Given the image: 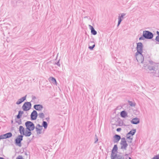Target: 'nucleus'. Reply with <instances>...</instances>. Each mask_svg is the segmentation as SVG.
<instances>
[{
	"instance_id": "37",
	"label": "nucleus",
	"mask_w": 159,
	"mask_h": 159,
	"mask_svg": "<svg viewBox=\"0 0 159 159\" xmlns=\"http://www.w3.org/2000/svg\"><path fill=\"white\" fill-rule=\"evenodd\" d=\"M36 127H38L39 128H43L42 125H40L39 124L37 125Z\"/></svg>"
},
{
	"instance_id": "15",
	"label": "nucleus",
	"mask_w": 159,
	"mask_h": 159,
	"mask_svg": "<svg viewBox=\"0 0 159 159\" xmlns=\"http://www.w3.org/2000/svg\"><path fill=\"white\" fill-rule=\"evenodd\" d=\"M19 132L21 134L20 135H23L24 134L25 130L24 128L22 126H20L19 127Z\"/></svg>"
},
{
	"instance_id": "50",
	"label": "nucleus",
	"mask_w": 159,
	"mask_h": 159,
	"mask_svg": "<svg viewBox=\"0 0 159 159\" xmlns=\"http://www.w3.org/2000/svg\"><path fill=\"white\" fill-rule=\"evenodd\" d=\"M25 154L26 155H27V153H25Z\"/></svg>"
},
{
	"instance_id": "47",
	"label": "nucleus",
	"mask_w": 159,
	"mask_h": 159,
	"mask_svg": "<svg viewBox=\"0 0 159 159\" xmlns=\"http://www.w3.org/2000/svg\"><path fill=\"white\" fill-rule=\"evenodd\" d=\"M0 159H5L4 158H3V157H0Z\"/></svg>"
},
{
	"instance_id": "30",
	"label": "nucleus",
	"mask_w": 159,
	"mask_h": 159,
	"mask_svg": "<svg viewBox=\"0 0 159 159\" xmlns=\"http://www.w3.org/2000/svg\"><path fill=\"white\" fill-rule=\"evenodd\" d=\"M148 69L150 70H154L155 67L153 66H148Z\"/></svg>"
},
{
	"instance_id": "11",
	"label": "nucleus",
	"mask_w": 159,
	"mask_h": 159,
	"mask_svg": "<svg viewBox=\"0 0 159 159\" xmlns=\"http://www.w3.org/2000/svg\"><path fill=\"white\" fill-rule=\"evenodd\" d=\"M138 58H137V56H136V53L135 54V56L136 57V60H137V61L138 62H139L143 63V62L144 61V57L143 56V58H142V57L140 56V54H138Z\"/></svg>"
},
{
	"instance_id": "48",
	"label": "nucleus",
	"mask_w": 159,
	"mask_h": 159,
	"mask_svg": "<svg viewBox=\"0 0 159 159\" xmlns=\"http://www.w3.org/2000/svg\"><path fill=\"white\" fill-rule=\"evenodd\" d=\"M11 123H13V120H11Z\"/></svg>"
},
{
	"instance_id": "44",
	"label": "nucleus",
	"mask_w": 159,
	"mask_h": 159,
	"mask_svg": "<svg viewBox=\"0 0 159 159\" xmlns=\"http://www.w3.org/2000/svg\"><path fill=\"white\" fill-rule=\"evenodd\" d=\"M132 119H139L137 117H135V118H133Z\"/></svg>"
},
{
	"instance_id": "20",
	"label": "nucleus",
	"mask_w": 159,
	"mask_h": 159,
	"mask_svg": "<svg viewBox=\"0 0 159 159\" xmlns=\"http://www.w3.org/2000/svg\"><path fill=\"white\" fill-rule=\"evenodd\" d=\"M23 111H20L18 112V114L16 116V117L18 119H20L22 116V115L23 113Z\"/></svg>"
},
{
	"instance_id": "33",
	"label": "nucleus",
	"mask_w": 159,
	"mask_h": 159,
	"mask_svg": "<svg viewBox=\"0 0 159 159\" xmlns=\"http://www.w3.org/2000/svg\"><path fill=\"white\" fill-rule=\"evenodd\" d=\"M16 122L18 123L19 125H20L21 124V120H15Z\"/></svg>"
},
{
	"instance_id": "38",
	"label": "nucleus",
	"mask_w": 159,
	"mask_h": 159,
	"mask_svg": "<svg viewBox=\"0 0 159 159\" xmlns=\"http://www.w3.org/2000/svg\"><path fill=\"white\" fill-rule=\"evenodd\" d=\"M89 27L90 29L91 30V31L92 30H93L94 29V28L91 26L90 25H89Z\"/></svg>"
},
{
	"instance_id": "36",
	"label": "nucleus",
	"mask_w": 159,
	"mask_h": 159,
	"mask_svg": "<svg viewBox=\"0 0 159 159\" xmlns=\"http://www.w3.org/2000/svg\"><path fill=\"white\" fill-rule=\"evenodd\" d=\"M55 64L57 65L58 66H60V64L59 63V60L57 62L55 63Z\"/></svg>"
},
{
	"instance_id": "10",
	"label": "nucleus",
	"mask_w": 159,
	"mask_h": 159,
	"mask_svg": "<svg viewBox=\"0 0 159 159\" xmlns=\"http://www.w3.org/2000/svg\"><path fill=\"white\" fill-rule=\"evenodd\" d=\"M126 15V14L124 13H122L121 14L119 15V16H118V23L117 26H118L120 24L121 21L122 20V19L123 18V17Z\"/></svg>"
},
{
	"instance_id": "26",
	"label": "nucleus",
	"mask_w": 159,
	"mask_h": 159,
	"mask_svg": "<svg viewBox=\"0 0 159 159\" xmlns=\"http://www.w3.org/2000/svg\"><path fill=\"white\" fill-rule=\"evenodd\" d=\"M157 35L156 37L155 40L159 42V32L157 31Z\"/></svg>"
},
{
	"instance_id": "21",
	"label": "nucleus",
	"mask_w": 159,
	"mask_h": 159,
	"mask_svg": "<svg viewBox=\"0 0 159 159\" xmlns=\"http://www.w3.org/2000/svg\"><path fill=\"white\" fill-rule=\"evenodd\" d=\"M48 123L47 122L43 121L42 124V127H44L45 129H46L48 127Z\"/></svg>"
},
{
	"instance_id": "24",
	"label": "nucleus",
	"mask_w": 159,
	"mask_h": 159,
	"mask_svg": "<svg viewBox=\"0 0 159 159\" xmlns=\"http://www.w3.org/2000/svg\"><path fill=\"white\" fill-rule=\"evenodd\" d=\"M38 117L39 118L43 119L45 117V115L43 113H39L38 115Z\"/></svg>"
},
{
	"instance_id": "16",
	"label": "nucleus",
	"mask_w": 159,
	"mask_h": 159,
	"mask_svg": "<svg viewBox=\"0 0 159 159\" xmlns=\"http://www.w3.org/2000/svg\"><path fill=\"white\" fill-rule=\"evenodd\" d=\"M121 116L123 118H125L127 116V113L125 111H123L120 112Z\"/></svg>"
},
{
	"instance_id": "13",
	"label": "nucleus",
	"mask_w": 159,
	"mask_h": 159,
	"mask_svg": "<svg viewBox=\"0 0 159 159\" xmlns=\"http://www.w3.org/2000/svg\"><path fill=\"white\" fill-rule=\"evenodd\" d=\"M34 108L37 111H41L43 108V106L40 104H35L34 105Z\"/></svg>"
},
{
	"instance_id": "41",
	"label": "nucleus",
	"mask_w": 159,
	"mask_h": 159,
	"mask_svg": "<svg viewBox=\"0 0 159 159\" xmlns=\"http://www.w3.org/2000/svg\"><path fill=\"white\" fill-rule=\"evenodd\" d=\"M149 62L151 65H152L153 63V62L152 61H149Z\"/></svg>"
},
{
	"instance_id": "18",
	"label": "nucleus",
	"mask_w": 159,
	"mask_h": 159,
	"mask_svg": "<svg viewBox=\"0 0 159 159\" xmlns=\"http://www.w3.org/2000/svg\"><path fill=\"white\" fill-rule=\"evenodd\" d=\"M35 128L37 134L39 135L42 133V130L43 128H39L38 127H35Z\"/></svg>"
},
{
	"instance_id": "14",
	"label": "nucleus",
	"mask_w": 159,
	"mask_h": 159,
	"mask_svg": "<svg viewBox=\"0 0 159 159\" xmlns=\"http://www.w3.org/2000/svg\"><path fill=\"white\" fill-rule=\"evenodd\" d=\"M114 140L113 142L114 143H117L121 139V137L120 135L116 134L114 136Z\"/></svg>"
},
{
	"instance_id": "27",
	"label": "nucleus",
	"mask_w": 159,
	"mask_h": 159,
	"mask_svg": "<svg viewBox=\"0 0 159 159\" xmlns=\"http://www.w3.org/2000/svg\"><path fill=\"white\" fill-rule=\"evenodd\" d=\"M129 104L131 107H134L135 105V104L133 103L132 101H128Z\"/></svg>"
},
{
	"instance_id": "22",
	"label": "nucleus",
	"mask_w": 159,
	"mask_h": 159,
	"mask_svg": "<svg viewBox=\"0 0 159 159\" xmlns=\"http://www.w3.org/2000/svg\"><path fill=\"white\" fill-rule=\"evenodd\" d=\"M140 122L139 120H131V122L134 124H137Z\"/></svg>"
},
{
	"instance_id": "5",
	"label": "nucleus",
	"mask_w": 159,
	"mask_h": 159,
	"mask_svg": "<svg viewBox=\"0 0 159 159\" xmlns=\"http://www.w3.org/2000/svg\"><path fill=\"white\" fill-rule=\"evenodd\" d=\"M23 135H19L15 140L16 144L20 147L21 146V141L23 140Z\"/></svg>"
},
{
	"instance_id": "29",
	"label": "nucleus",
	"mask_w": 159,
	"mask_h": 159,
	"mask_svg": "<svg viewBox=\"0 0 159 159\" xmlns=\"http://www.w3.org/2000/svg\"><path fill=\"white\" fill-rule=\"evenodd\" d=\"M116 158V159H124L123 156L121 155L117 156Z\"/></svg>"
},
{
	"instance_id": "32",
	"label": "nucleus",
	"mask_w": 159,
	"mask_h": 159,
	"mask_svg": "<svg viewBox=\"0 0 159 159\" xmlns=\"http://www.w3.org/2000/svg\"><path fill=\"white\" fill-rule=\"evenodd\" d=\"M95 141L94 142V143H97V142L98 141V137H97V136L96 134L95 135Z\"/></svg>"
},
{
	"instance_id": "17",
	"label": "nucleus",
	"mask_w": 159,
	"mask_h": 159,
	"mask_svg": "<svg viewBox=\"0 0 159 159\" xmlns=\"http://www.w3.org/2000/svg\"><path fill=\"white\" fill-rule=\"evenodd\" d=\"M31 131L28 130V129H25V132L24 134H23V135H24L25 136H30L31 134V132L30 131Z\"/></svg>"
},
{
	"instance_id": "52",
	"label": "nucleus",
	"mask_w": 159,
	"mask_h": 159,
	"mask_svg": "<svg viewBox=\"0 0 159 159\" xmlns=\"http://www.w3.org/2000/svg\"><path fill=\"white\" fill-rule=\"evenodd\" d=\"M144 66L145 67H146V66H145V64H144Z\"/></svg>"
},
{
	"instance_id": "4",
	"label": "nucleus",
	"mask_w": 159,
	"mask_h": 159,
	"mask_svg": "<svg viewBox=\"0 0 159 159\" xmlns=\"http://www.w3.org/2000/svg\"><path fill=\"white\" fill-rule=\"evenodd\" d=\"M118 149L117 146L116 145H115L112 150L111 156V159H115L117 156L116 154Z\"/></svg>"
},
{
	"instance_id": "43",
	"label": "nucleus",
	"mask_w": 159,
	"mask_h": 159,
	"mask_svg": "<svg viewBox=\"0 0 159 159\" xmlns=\"http://www.w3.org/2000/svg\"><path fill=\"white\" fill-rule=\"evenodd\" d=\"M121 120V122L119 124L120 125H123V122L122 121V120Z\"/></svg>"
},
{
	"instance_id": "8",
	"label": "nucleus",
	"mask_w": 159,
	"mask_h": 159,
	"mask_svg": "<svg viewBox=\"0 0 159 159\" xmlns=\"http://www.w3.org/2000/svg\"><path fill=\"white\" fill-rule=\"evenodd\" d=\"M12 135L11 132H9L6 134L0 135V140L1 139L9 138L12 137Z\"/></svg>"
},
{
	"instance_id": "23",
	"label": "nucleus",
	"mask_w": 159,
	"mask_h": 159,
	"mask_svg": "<svg viewBox=\"0 0 159 159\" xmlns=\"http://www.w3.org/2000/svg\"><path fill=\"white\" fill-rule=\"evenodd\" d=\"M136 132V129H133L129 131L128 133V134H131L132 136Z\"/></svg>"
},
{
	"instance_id": "2",
	"label": "nucleus",
	"mask_w": 159,
	"mask_h": 159,
	"mask_svg": "<svg viewBox=\"0 0 159 159\" xmlns=\"http://www.w3.org/2000/svg\"><path fill=\"white\" fill-rule=\"evenodd\" d=\"M143 36L147 39H151L153 37V34L151 32L145 30L143 32Z\"/></svg>"
},
{
	"instance_id": "39",
	"label": "nucleus",
	"mask_w": 159,
	"mask_h": 159,
	"mask_svg": "<svg viewBox=\"0 0 159 159\" xmlns=\"http://www.w3.org/2000/svg\"><path fill=\"white\" fill-rule=\"evenodd\" d=\"M16 159H24L22 158V156H19Z\"/></svg>"
},
{
	"instance_id": "12",
	"label": "nucleus",
	"mask_w": 159,
	"mask_h": 159,
	"mask_svg": "<svg viewBox=\"0 0 159 159\" xmlns=\"http://www.w3.org/2000/svg\"><path fill=\"white\" fill-rule=\"evenodd\" d=\"M26 95L19 99L16 102V104L17 105L20 104L26 99Z\"/></svg>"
},
{
	"instance_id": "28",
	"label": "nucleus",
	"mask_w": 159,
	"mask_h": 159,
	"mask_svg": "<svg viewBox=\"0 0 159 159\" xmlns=\"http://www.w3.org/2000/svg\"><path fill=\"white\" fill-rule=\"evenodd\" d=\"M91 33L92 34H93V35H95L97 34V32L94 29L91 30Z\"/></svg>"
},
{
	"instance_id": "40",
	"label": "nucleus",
	"mask_w": 159,
	"mask_h": 159,
	"mask_svg": "<svg viewBox=\"0 0 159 159\" xmlns=\"http://www.w3.org/2000/svg\"><path fill=\"white\" fill-rule=\"evenodd\" d=\"M121 130V128H117L116 129V131L118 132L120 131Z\"/></svg>"
},
{
	"instance_id": "31",
	"label": "nucleus",
	"mask_w": 159,
	"mask_h": 159,
	"mask_svg": "<svg viewBox=\"0 0 159 159\" xmlns=\"http://www.w3.org/2000/svg\"><path fill=\"white\" fill-rule=\"evenodd\" d=\"M95 46V44H94L92 46H89V49L92 50L94 48Z\"/></svg>"
},
{
	"instance_id": "9",
	"label": "nucleus",
	"mask_w": 159,
	"mask_h": 159,
	"mask_svg": "<svg viewBox=\"0 0 159 159\" xmlns=\"http://www.w3.org/2000/svg\"><path fill=\"white\" fill-rule=\"evenodd\" d=\"M38 116V114L37 111L34 110L31 114V119H36Z\"/></svg>"
},
{
	"instance_id": "42",
	"label": "nucleus",
	"mask_w": 159,
	"mask_h": 159,
	"mask_svg": "<svg viewBox=\"0 0 159 159\" xmlns=\"http://www.w3.org/2000/svg\"><path fill=\"white\" fill-rule=\"evenodd\" d=\"M36 98V97L35 96H33L32 97V100H34Z\"/></svg>"
},
{
	"instance_id": "49",
	"label": "nucleus",
	"mask_w": 159,
	"mask_h": 159,
	"mask_svg": "<svg viewBox=\"0 0 159 159\" xmlns=\"http://www.w3.org/2000/svg\"><path fill=\"white\" fill-rule=\"evenodd\" d=\"M128 159H131V157H129Z\"/></svg>"
},
{
	"instance_id": "35",
	"label": "nucleus",
	"mask_w": 159,
	"mask_h": 159,
	"mask_svg": "<svg viewBox=\"0 0 159 159\" xmlns=\"http://www.w3.org/2000/svg\"><path fill=\"white\" fill-rule=\"evenodd\" d=\"M152 159H159V155L155 156Z\"/></svg>"
},
{
	"instance_id": "3",
	"label": "nucleus",
	"mask_w": 159,
	"mask_h": 159,
	"mask_svg": "<svg viewBox=\"0 0 159 159\" xmlns=\"http://www.w3.org/2000/svg\"><path fill=\"white\" fill-rule=\"evenodd\" d=\"M25 125L26 127V129H28V130L32 131L35 128L34 124L31 121H27L25 123Z\"/></svg>"
},
{
	"instance_id": "34",
	"label": "nucleus",
	"mask_w": 159,
	"mask_h": 159,
	"mask_svg": "<svg viewBox=\"0 0 159 159\" xmlns=\"http://www.w3.org/2000/svg\"><path fill=\"white\" fill-rule=\"evenodd\" d=\"M145 39H146L143 36V35L142 36H141V37H140L139 38V40H144Z\"/></svg>"
},
{
	"instance_id": "1",
	"label": "nucleus",
	"mask_w": 159,
	"mask_h": 159,
	"mask_svg": "<svg viewBox=\"0 0 159 159\" xmlns=\"http://www.w3.org/2000/svg\"><path fill=\"white\" fill-rule=\"evenodd\" d=\"M143 43L141 42H139L137 43L136 50L137 52H136V56H137V58H138V54H140V56L143 59Z\"/></svg>"
},
{
	"instance_id": "25",
	"label": "nucleus",
	"mask_w": 159,
	"mask_h": 159,
	"mask_svg": "<svg viewBox=\"0 0 159 159\" xmlns=\"http://www.w3.org/2000/svg\"><path fill=\"white\" fill-rule=\"evenodd\" d=\"M49 79L53 84H56L57 83L56 79L54 77H50Z\"/></svg>"
},
{
	"instance_id": "46",
	"label": "nucleus",
	"mask_w": 159,
	"mask_h": 159,
	"mask_svg": "<svg viewBox=\"0 0 159 159\" xmlns=\"http://www.w3.org/2000/svg\"><path fill=\"white\" fill-rule=\"evenodd\" d=\"M90 43H94V42L93 41H90Z\"/></svg>"
},
{
	"instance_id": "7",
	"label": "nucleus",
	"mask_w": 159,
	"mask_h": 159,
	"mask_svg": "<svg viewBox=\"0 0 159 159\" xmlns=\"http://www.w3.org/2000/svg\"><path fill=\"white\" fill-rule=\"evenodd\" d=\"M120 143L121 145V149L126 150L128 145L126 143L125 139V138H121Z\"/></svg>"
},
{
	"instance_id": "19",
	"label": "nucleus",
	"mask_w": 159,
	"mask_h": 159,
	"mask_svg": "<svg viewBox=\"0 0 159 159\" xmlns=\"http://www.w3.org/2000/svg\"><path fill=\"white\" fill-rule=\"evenodd\" d=\"M132 136L130 135L129 134H127L126 135L127 139H128L130 140V141H128V142L130 143H131L132 142V140H133V137H132Z\"/></svg>"
},
{
	"instance_id": "6",
	"label": "nucleus",
	"mask_w": 159,
	"mask_h": 159,
	"mask_svg": "<svg viewBox=\"0 0 159 159\" xmlns=\"http://www.w3.org/2000/svg\"><path fill=\"white\" fill-rule=\"evenodd\" d=\"M31 104L30 102H26L24 103L22 108L24 111H27L29 110L31 108Z\"/></svg>"
},
{
	"instance_id": "45",
	"label": "nucleus",
	"mask_w": 159,
	"mask_h": 159,
	"mask_svg": "<svg viewBox=\"0 0 159 159\" xmlns=\"http://www.w3.org/2000/svg\"><path fill=\"white\" fill-rule=\"evenodd\" d=\"M49 118H49V116H48V117H46V118L45 119H49Z\"/></svg>"
},
{
	"instance_id": "51",
	"label": "nucleus",
	"mask_w": 159,
	"mask_h": 159,
	"mask_svg": "<svg viewBox=\"0 0 159 159\" xmlns=\"http://www.w3.org/2000/svg\"><path fill=\"white\" fill-rule=\"evenodd\" d=\"M130 141V140H129V139H128V140H127V141Z\"/></svg>"
}]
</instances>
